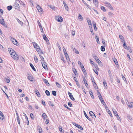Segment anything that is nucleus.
<instances>
[{
    "instance_id": "15",
    "label": "nucleus",
    "mask_w": 133,
    "mask_h": 133,
    "mask_svg": "<svg viewBox=\"0 0 133 133\" xmlns=\"http://www.w3.org/2000/svg\"><path fill=\"white\" fill-rule=\"evenodd\" d=\"M4 118V116L2 113L0 111V119L3 120Z\"/></svg>"
},
{
    "instance_id": "22",
    "label": "nucleus",
    "mask_w": 133,
    "mask_h": 133,
    "mask_svg": "<svg viewBox=\"0 0 133 133\" xmlns=\"http://www.w3.org/2000/svg\"><path fill=\"white\" fill-rule=\"evenodd\" d=\"M14 5L15 6L16 9L19 8V5L18 4V3L16 2H15Z\"/></svg>"
},
{
    "instance_id": "6",
    "label": "nucleus",
    "mask_w": 133,
    "mask_h": 133,
    "mask_svg": "<svg viewBox=\"0 0 133 133\" xmlns=\"http://www.w3.org/2000/svg\"><path fill=\"white\" fill-rule=\"evenodd\" d=\"M89 114L90 115L92 116V117L94 119H95L96 118V116L95 114L92 111H90L89 112Z\"/></svg>"
},
{
    "instance_id": "38",
    "label": "nucleus",
    "mask_w": 133,
    "mask_h": 133,
    "mask_svg": "<svg viewBox=\"0 0 133 133\" xmlns=\"http://www.w3.org/2000/svg\"><path fill=\"white\" fill-rule=\"evenodd\" d=\"M8 50L10 54H11V52H12V51H14L13 49L12 48H8Z\"/></svg>"
},
{
    "instance_id": "23",
    "label": "nucleus",
    "mask_w": 133,
    "mask_h": 133,
    "mask_svg": "<svg viewBox=\"0 0 133 133\" xmlns=\"http://www.w3.org/2000/svg\"><path fill=\"white\" fill-rule=\"evenodd\" d=\"M87 21L88 23V24L89 25V26L90 27V26H91V22L90 20V19H89L88 18V19H87Z\"/></svg>"
},
{
    "instance_id": "46",
    "label": "nucleus",
    "mask_w": 133,
    "mask_h": 133,
    "mask_svg": "<svg viewBox=\"0 0 133 133\" xmlns=\"http://www.w3.org/2000/svg\"><path fill=\"white\" fill-rule=\"evenodd\" d=\"M113 111L114 114L115 115V116H116V115H118L117 112L114 109L113 110Z\"/></svg>"
},
{
    "instance_id": "57",
    "label": "nucleus",
    "mask_w": 133,
    "mask_h": 133,
    "mask_svg": "<svg viewBox=\"0 0 133 133\" xmlns=\"http://www.w3.org/2000/svg\"><path fill=\"white\" fill-rule=\"evenodd\" d=\"M94 29L95 31L97 30V28L96 26V23H95V24H94Z\"/></svg>"
},
{
    "instance_id": "56",
    "label": "nucleus",
    "mask_w": 133,
    "mask_h": 133,
    "mask_svg": "<svg viewBox=\"0 0 133 133\" xmlns=\"http://www.w3.org/2000/svg\"><path fill=\"white\" fill-rule=\"evenodd\" d=\"M40 58L41 59V60L42 61V62H45L44 61V59L43 57L41 55H40Z\"/></svg>"
},
{
    "instance_id": "13",
    "label": "nucleus",
    "mask_w": 133,
    "mask_h": 133,
    "mask_svg": "<svg viewBox=\"0 0 133 133\" xmlns=\"http://www.w3.org/2000/svg\"><path fill=\"white\" fill-rule=\"evenodd\" d=\"M43 39L45 40L46 42H49V40L47 38L45 34H43Z\"/></svg>"
},
{
    "instance_id": "31",
    "label": "nucleus",
    "mask_w": 133,
    "mask_h": 133,
    "mask_svg": "<svg viewBox=\"0 0 133 133\" xmlns=\"http://www.w3.org/2000/svg\"><path fill=\"white\" fill-rule=\"evenodd\" d=\"M30 66L31 67L32 69L34 71L36 70L34 68V66L31 63H30Z\"/></svg>"
},
{
    "instance_id": "9",
    "label": "nucleus",
    "mask_w": 133,
    "mask_h": 133,
    "mask_svg": "<svg viewBox=\"0 0 133 133\" xmlns=\"http://www.w3.org/2000/svg\"><path fill=\"white\" fill-rule=\"evenodd\" d=\"M93 57L95 60L98 63H99V62H101L100 60L95 55H93Z\"/></svg>"
},
{
    "instance_id": "62",
    "label": "nucleus",
    "mask_w": 133,
    "mask_h": 133,
    "mask_svg": "<svg viewBox=\"0 0 133 133\" xmlns=\"http://www.w3.org/2000/svg\"><path fill=\"white\" fill-rule=\"evenodd\" d=\"M96 41L98 43H99V39L98 37H97V38H96Z\"/></svg>"
},
{
    "instance_id": "45",
    "label": "nucleus",
    "mask_w": 133,
    "mask_h": 133,
    "mask_svg": "<svg viewBox=\"0 0 133 133\" xmlns=\"http://www.w3.org/2000/svg\"><path fill=\"white\" fill-rule=\"evenodd\" d=\"M73 51L77 54H79V52L75 48L73 50Z\"/></svg>"
},
{
    "instance_id": "21",
    "label": "nucleus",
    "mask_w": 133,
    "mask_h": 133,
    "mask_svg": "<svg viewBox=\"0 0 133 133\" xmlns=\"http://www.w3.org/2000/svg\"><path fill=\"white\" fill-rule=\"evenodd\" d=\"M84 115L88 119L89 121H91V119L89 118V117L87 115L86 112H85V111H84Z\"/></svg>"
},
{
    "instance_id": "5",
    "label": "nucleus",
    "mask_w": 133,
    "mask_h": 133,
    "mask_svg": "<svg viewBox=\"0 0 133 133\" xmlns=\"http://www.w3.org/2000/svg\"><path fill=\"white\" fill-rule=\"evenodd\" d=\"M55 18L56 20L59 22H62L63 21L62 17H56Z\"/></svg>"
},
{
    "instance_id": "27",
    "label": "nucleus",
    "mask_w": 133,
    "mask_h": 133,
    "mask_svg": "<svg viewBox=\"0 0 133 133\" xmlns=\"http://www.w3.org/2000/svg\"><path fill=\"white\" fill-rule=\"evenodd\" d=\"M34 60L36 62V63H37L38 62V58L35 55L34 56Z\"/></svg>"
},
{
    "instance_id": "60",
    "label": "nucleus",
    "mask_w": 133,
    "mask_h": 133,
    "mask_svg": "<svg viewBox=\"0 0 133 133\" xmlns=\"http://www.w3.org/2000/svg\"><path fill=\"white\" fill-rule=\"evenodd\" d=\"M93 70L96 74H97V75L98 74V72H97V70L95 69H93Z\"/></svg>"
},
{
    "instance_id": "12",
    "label": "nucleus",
    "mask_w": 133,
    "mask_h": 133,
    "mask_svg": "<svg viewBox=\"0 0 133 133\" xmlns=\"http://www.w3.org/2000/svg\"><path fill=\"white\" fill-rule=\"evenodd\" d=\"M68 94L70 99L72 101L75 100V98L73 97L72 94L70 92H68Z\"/></svg>"
},
{
    "instance_id": "53",
    "label": "nucleus",
    "mask_w": 133,
    "mask_h": 133,
    "mask_svg": "<svg viewBox=\"0 0 133 133\" xmlns=\"http://www.w3.org/2000/svg\"><path fill=\"white\" fill-rule=\"evenodd\" d=\"M76 84L77 86V87L79 88L80 87V85L79 83H78V81H76Z\"/></svg>"
},
{
    "instance_id": "63",
    "label": "nucleus",
    "mask_w": 133,
    "mask_h": 133,
    "mask_svg": "<svg viewBox=\"0 0 133 133\" xmlns=\"http://www.w3.org/2000/svg\"><path fill=\"white\" fill-rule=\"evenodd\" d=\"M49 120L48 119H46L45 121V123L46 124H48L49 122Z\"/></svg>"
},
{
    "instance_id": "52",
    "label": "nucleus",
    "mask_w": 133,
    "mask_h": 133,
    "mask_svg": "<svg viewBox=\"0 0 133 133\" xmlns=\"http://www.w3.org/2000/svg\"><path fill=\"white\" fill-rule=\"evenodd\" d=\"M30 117L32 119H34V116L32 113H31L30 115Z\"/></svg>"
},
{
    "instance_id": "43",
    "label": "nucleus",
    "mask_w": 133,
    "mask_h": 133,
    "mask_svg": "<svg viewBox=\"0 0 133 133\" xmlns=\"http://www.w3.org/2000/svg\"><path fill=\"white\" fill-rule=\"evenodd\" d=\"M17 120V122H18V124H20V121L19 120V116H17V118H16Z\"/></svg>"
},
{
    "instance_id": "4",
    "label": "nucleus",
    "mask_w": 133,
    "mask_h": 133,
    "mask_svg": "<svg viewBox=\"0 0 133 133\" xmlns=\"http://www.w3.org/2000/svg\"><path fill=\"white\" fill-rule=\"evenodd\" d=\"M41 63L43 67L46 70L48 69L46 63L45 62H41Z\"/></svg>"
},
{
    "instance_id": "48",
    "label": "nucleus",
    "mask_w": 133,
    "mask_h": 133,
    "mask_svg": "<svg viewBox=\"0 0 133 133\" xmlns=\"http://www.w3.org/2000/svg\"><path fill=\"white\" fill-rule=\"evenodd\" d=\"M48 104L49 105H51L52 107H53L54 106L53 104L51 101H49L48 102Z\"/></svg>"
},
{
    "instance_id": "17",
    "label": "nucleus",
    "mask_w": 133,
    "mask_h": 133,
    "mask_svg": "<svg viewBox=\"0 0 133 133\" xmlns=\"http://www.w3.org/2000/svg\"><path fill=\"white\" fill-rule=\"evenodd\" d=\"M28 78L31 81H33V77L32 76H28Z\"/></svg>"
},
{
    "instance_id": "35",
    "label": "nucleus",
    "mask_w": 133,
    "mask_h": 133,
    "mask_svg": "<svg viewBox=\"0 0 133 133\" xmlns=\"http://www.w3.org/2000/svg\"><path fill=\"white\" fill-rule=\"evenodd\" d=\"M101 49L102 51H104L105 50L104 46H102L101 47Z\"/></svg>"
},
{
    "instance_id": "51",
    "label": "nucleus",
    "mask_w": 133,
    "mask_h": 133,
    "mask_svg": "<svg viewBox=\"0 0 133 133\" xmlns=\"http://www.w3.org/2000/svg\"><path fill=\"white\" fill-rule=\"evenodd\" d=\"M107 112L108 113V114L111 117L112 116V115L111 114L110 110L109 109H108V110H107Z\"/></svg>"
},
{
    "instance_id": "11",
    "label": "nucleus",
    "mask_w": 133,
    "mask_h": 133,
    "mask_svg": "<svg viewBox=\"0 0 133 133\" xmlns=\"http://www.w3.org/2000/svg\"><path fill=\"white\" fill-rule=\"evenodd\" d=\"M43 82L45 84L48 86H49L50 84L49 83L48 81L45 79L43 78Z\"/></svg>"
},
{
    "instance_id": "64",
    "label": "nucleus",
    "mask_w": 133,
    "mask_h": 133,
    "mask_svg": "<svg viewBox=\"0 0 133 133\" xmlns=\"http://www.w3.org/2000/svg\"><path fill=\"white\" fill-rule=\"evenodd\" d=\"M3 11L2 10L0 9V15H2L3 14Z\"/></svg>"
},
{
    "instance_id": "34",
    "label": "nucleus",
    "mask_w": 133,
    "mask_h": 133,
    "mask_svg": "<svg viewBox=\"0 0 133 133\" xmlns=\"http://www.w3.org/2000/svg\"><path fill=\"white\" fill-rule=\"evenodd\" d=\"M81 67V68H82V70L83 71V72H84V73H86V70H85L84 67V66H82H82Z\"/></svg>"
},
{
    "instance_id": "19",
    "label": "nucleus",
    "mask_w": 133,
    "mask_h": 133,
    "mask_svg": "<svg viewBox=\"0 0 133 133\" xmlns=\"http://www.w3.org/2000/svg\"><path fill=\"white\" fill-rule=\"evenodd\" d=\"M64 54L66 57V59L68 60V59H69V57L68 55V54L67 53V52H66V51L64 52Z\"/></svg>"
},
{
    "instance_id": "24",
    "label": "nucleus",
    "mask_w": 133,
    "mask_h": 133,
    "mask_svg": "<svg viewBox=\"0 0 133 133\" xmlns=\"http://www.w3.org/2000/svg\"><path fill=\"white\" fill-rule=\"evenodd\" d=\"M119 38L121 39V41L122 42H123L124 41V38L123 37L122 35H119Z\"/></svg>"
},
{
    "instance_id": "1",
    "label": "nucleus",
    "mask_w": 133,
    "mask_h": 133,
    "mask_svg": "<svg viewBox=\"0 0 133 133\" xmlns=\"http://www.w3.org/2000/svg\"><path fill=\"white\" fill-rule=\"evenodd\" d=\"M10 55L15 60H17L19 59V57L17 54H16L15 51H12L11 52Z\"/></svg>"
},
{
    "instance_id": "55",
    "label": "nucleus",
    "mask_w": 133,
    "mask_h": 133,
    "mask_svg": "<svg viewBox=\"0 0 133 133\" xmlns=\"http://www.w3.org/2000/svg\"><path fill=\"white\" fill-rule=\"evenodd\" d=\"M109 9H110L111 10H113V7L110 4V5L108 7Z\"/></svg>"
},
{
    "instance_id": "2",
    "label": "nucleus",
    "mask_w": 133,
    "mask_h": 133,
    "mask_svg": "<svg viewBox=\"0 0 133 133\" xmlns=\"http://www.w3.org/2000/svg\"><path fill=\"white\" fill-rule=\"evenodd\" d=\"M98 96L100 100L101 103L103 104L104 106L106 105V104L104 102V100L103 99L101 95L100 92L98 93Z\"/></svg>"
},
{
    "instance_id": "8",
    "label": "nucleus",
    "mask_w": 133,
    "mask_h": 133,
    "mask_svg": "<svg viewBox=\"0 0 133 133\" xmlns=\"http://www.w3.org/2000/svg\"><path fill=\"white\" fill-rule=\"evenodd\" d=\"M34 47V48H36V50H37V49H39V46L38 45V44L35 42H33V43Z\"/></svg>"
},
{
    "instance_id": "26",
    "label": "nucleus",
    "mask_w": 133,
    "mask_h": 133,
    "mask_svg": "<svg viewBox=\"0 0 133 133\" xmlns=\"http://www.w3.org/2000/svg\"><path fill=\"white\" fill-rule=\"evenodd\" d=\"M16 19L18 23L20 24L21 26L23 25V23L19 19H18L17 18H16Z\"/></svg>"
},
{
    "instance_id": "49",
    "label": "nucleus",
    "mask_w": 133,
    "mask_h": 133,
    "mask_svg": "<svg viewBox=\"0 0 133 133\" xmlns=\"http://www.w3.org/2000/svg\"><path fill=\"white\" fill-rule=\"evenodd\" d=\"M36 94L37 95V96H38V97H39L40 96V94L38 90H37L36 91Z\"/></svg>"
},
{
    "instance_id": "30",
    "label": "nucleus",
    "mask_w": 133,
    "mask_h": 133,
    "mask_svg": "<svg viewBox=\"0 0 133 133\" xmlns=\"http://www.w3.org/2000/svg\"><path fill=\"white\" fill-rule=\"evenodd\" d=\"M42 117L43 119H45L46 117V115L45 113H43L42 114Z\"/></svg>"
},
{
    "instance_id": "32",
    "label": "nucleus",
    "mask_w": 133,
    "mask_h": 133,
    "mask_svg": "<svg viewBox=\"0 0 133 133\" xmlns=\"http://www.w3.org/2000/svg\"><path fill=\"white\" fill-rule=\"evenodd\" d=\"M45 93L48 96H49L50 95V92L48 90H46L45 91Z\"/></svg>"
},
{
    "instance_id": "42",
    "label": "nucleus",
    "mask_w": 133,
    "mask_h": 133,
    "mask_svg": "<svg viewBox=\"0 0 133 133\" xmlns=\"http://www.w3.org/2000/svg\"><path fill=\"white\" fill-rule=\"evenodd\" d=\"M122 78L123 80L126 83H127V81L126 80V78L125 77H124V75H122Z\"/></svg>"
},
{
    "instance_id": "7",
    "label": "nucleus",
    "mask_w": 133,
    "mask_h": 133,
    "mask_svg": "<svg viewBox=\"0 0 133 133\" xmlns=\"http://www.w3.org/2000/svg\"><path fill=\"white\" fill-rule=\"evenodd\" d=\"M36 7L37 8L39 12H41L43 10L42 9L39 5L37 4Z\"/></svg>"
},
{
    "instance_id": "25",
    "label": "nucleus",
    "mask_w": 133,
    "mask_h": 133,
    "mask_svg": "<svg viewBox=\"0 0 133 133\" xmlns=\"http://www.w3.org/2000/svg\"><path fill=\"white\" fill-rule=\"evenodd\" d=\"M113 59L115 64L116 65H118V62L116 59L115 58H113Z\"/></svg>"
},
{
    "instance_id": "39",
    "label": "nucleus",
    "mask_w": 133,
    "mask_h": 133,
    "mask_svg": "<svg viewBox=\"0 0 133 133\" xmlns=\"http://www.w3.org/2000/svg\"><path fill=\"white\" fill-rule=\"evenodd\" d=\"M123 46L125 49H127V48L128 49L127 46L126 45V44L125 42H124Z\"/></svg>"
},
{
    "instance_id": "61",
    "label": "nucleus",
    "mask_w": 133,
    "mask_h": 133,
    "mask_svg": "<svg viewBox=\"0 0 133 133\" xmlns=\"http://www.w3.org/2000/svg\"><path fill=\"white\" fill-rule=\"evenodd\" d=\"M5 79H6L5 81L6 82L8 83H9L10 82V80L9 79H8V78H5Z\"/></svg>"
},
{
    "instance_id": "44",
    "label": "nucleus",
    "mask_w": 133,
    "mask_h": 133,
    "mask_svg": "<svg viewBox=\"0 0 133 133\" xmlns=\"http://www.w3.org/2000/svg\"><path fill=\"white\" fill-rule=\"evenodd\" d=\"M49 7H50L51 9H52L53 10H55V6H51L50 5L49 6Z\"/></svg>"
},
{
    "instance_id": "10",
    "label": "nucleus",
    "mask_w": 133,
    "mask_h": 133,
    "mask_svg": "<svg viewBox=\"0 0 133 133\" xmlns=\"http://www.w3.org/2000/svg\"><path fill=\"white\" fill-rule=\"evenodd\" d=\"M11 40H12V42L14 43V44L16 45H17L18 42L16 40L12 38Z\"/></svg>"
},
{
    "instance_id": "50",
    "label": "nucleus",
    "mask_w": 133,
    "mask_h": 133,
    "mask_svg": "<svg viewBox=\"0 0 133 133\" xmlns=\"http://www.w3.org/2000/svg\"><path fill=\"white\" fill-rule=\"evenodd\" d=\"M94 66H95L96 70H99V69L98 66L96 64H94Z\"/></svg>"
},
{
    "instance_id": "16",
    "label": "nucleus",
    "mask_w": 133,
    "mask_h": 133,
    "mask_svg": "<svg viewBox=\"0 0 133 133\" xmlns=\"http://www.w3.org/2000/svg\"><path fill=\"white\" fill-rule=\"evenodd\" d=\"M38 131L39 133H42V130L41 127L40 126H38L37 127Z\"/></svg>"
},
{
    "instance_id": "20",
    "label": "nucleus",
    "mask_w": 133,
    "mask_h": 133,
    "mask_svg": "<svg viewBox=\"0 0 133 133\" xmlns=\"http://www.w3.org/2000/svg\"><path fill=\"white\" fill-rule=\"evenodd\" d=\"M89 93L92 98V99H94V96L93 95L92 90H90L89 91Z\"/></svg>"
},
{
    "instance_id": "33",
    "label": "nucleus",
    "mask_w": 133,
    "mask_h": 133,
    "mask_svg": "<svg viewBox=\"0 0 133 133\" xmlns=\"http://www.w3.org/2000/svg\"><path fill=\"white\" fill-rule=\"evenodd\" d=\"M101 9L104 12H105L106 11L105 8L103 6H102L101 8Z\"/></svg>"
},
{
    "instance_id": "47",
    "label": "nucleus",
    "mask_w": 133,
    "mask_h": 133,
    "mask_svg": "<svg viewBox=\"0 0 133 133\" xmlns=\"http://www.w3.org/2000/svg\"><path fill=\"white\" fill-rule=\"evenodd\" d=\"M4 23V20L3 19H0V23L1 24H3V23Z\"/></svg>"
},
{
    "instance_id": "36",
    "label": "nucleus",
    "mask_w": 133,
    "mask_h": 133,
    "mask_svg": "<svg viewBox=\"0 0 133 133\" xmlns=\"http://www.w3.org/2000/svg\"><path fill=\"white\" fill-rule=\"evenodd\" d=\"M94 3L95 6L96 7H97L98 6V1H96L95 2H93Z\"/></svg>"
},
{
    "instance_id": "54",
    "label": "nucleus",
    "mask_w": 133,
    "mask_h": 133,
    "mask_svg": "<svg viewBox=\"0 0 133 133\" xmlns=\"http://www.w3.org/2000/svg\"><path fill=\"white\" fill-rule=\"evenodd\" d=\"M108 15L110 16H114V14L111 12H109Z\"/></svg>"
},
{
    "instance_id": "29",
    "label": "nucleus",
    "mask_w": 133,
    "mask_h": 133,
    "mask_svg": "<svg viewBox=\"0 0 133 133\" xmlns=\"http://www.w3.org/2000/svg\"><path fill=\"white\" fill-rule=\"evenodd\" d=\"M103 83L104 86L105 87L107 86V84L105 80L104 79H103Z\"/></svg>"
},
{
    "instance_id": "28",
    "label": "nucleus",
    "mask_w": 133,
    "mask_h": 133,
    "mask_svg": "<svg viewBox=\"0 0 133 133\" xmlns=\"http://www.w3.org/2000/svg\"><path fill=\"white\" fill-rule=\"evenodd\" d=\"M56 84L58 88H62L61 86V85L60 84L58 83L57 82H56Z\"/></svg>"
},
{
    "instance_id": "40",
    "label": "nucleus",
    "mask_w": 133,
    "mask_h": 133,
    "mask_svg": "<svg viewBox=\"0 0 133 133\" xmlns=\"http://www.w3.org/2000/svg\"><path fill=\"white\" fill-rule=\"evenodd\" d=\"M52 94L54 96L56 95V92L55 91H53L52 92Z\"/></svg>"
},
{
    "instance_id": "37",
    "label": "nucleus",
    "mask_w": 133,
    "mask_h": 133,
    "mask_svg": "<svg viewBox=\"0 0 133 133\" xmlns=\"http://www.w3.org/2000/svg\"><path fill=\"white\" fill-rule=\"evenodd\" d=\"M19 1L21 5H22L23 7H24L25 6V4L21 0H20Z\"/></svg>"
},
{
    "instance_id": "18",
    "label": "nucleus",
    "mask_w": 133,
    "mask_h": 133,
    "mask_svg": "<svg viewBox=\"0 0 133 133\" xmlns=\"http://www.w3.org/2000/svg\"><path fill=\"white\" fill-rule=\"evenodd\" d=\"M63 3L65 9L68 11V8L66 3L64 1H63Z\"/></svg>"
},
{
    "instance_id": "3",
    "label": "nucleus",
    "mask_w": 133,
    "mask_h": 133,
    "mask_svg": "<svg viewBox=\"0 0 133 133\" xmlns=\"http://www.w3.org/2000/svg\"><path fill=\"white\" fill-rule=\"evenodd\" d=\"M72 123L74 125L77 127L78 129H79L81 130H83V128L81 126L78 124H76V123H75L74 122H73Z\"/></svg>"
},
{
    "instance_id": "14",
    "label": "nucleus",
    "mask_w": 133,
    "mask_h": 133,
    "mask_svg": "<svg viewBox=\"0 0 133 133\" xmlns=\"http://www.w3.org/2000/svg\"><path fill=\"white\" fill-rule=\"evenodd\" d=\"M83 81L85 83V85L87 88H88V85L87 82V81L84 77L83 78Z\"/></svg>"
},
{
    "instance_id": "58",
    "label": "nucleus",
    "mask_w": 133,
    "mask_h": 133,
    "mask_svg": "<svg viewBox=\"0 0 133 133\" xmlns=\"http://www.w3.org/2000/svg\"><path fill=\"white\" fill-rule=\"evenodd\" d=\"M133 105V103L131 102L130 103V105H128V106L129 107H130V108L132 107Z\"/></svg>"
},
{
    "instance_id": "41",
    "label": "nucleus",
    "mask_w": 133,
    "mask_h": 133,
    "mask_svg": "<svg viewBox=\"0 0 133 133\" xmlns=\"http://www.w3.org/2000/svg\"><path fill=\"white\" fill-rule=\"evenodd\" d=\"M12 6L11 5L9 6H8L7 7V9L9 11L11 10L12 9Z\"/></svg>"
},
{
    "instance_id": "59",
    "label": "nucleus",
    "mask_w": 133,
    "mask_h": 133,
    "mask_svg": "<svg viewBox=\"0 0 133 133\" xmlns=\"http://www.w3.org/2000/svg\"><path fill=\"white\" fill-rule=\"evenodd\" d=\"M64 106L66 108H67V109H69V110H71V109L70 108H69V107H68L67 106V105H66V104H64Z\"/></svg>"
}]
</instances>
